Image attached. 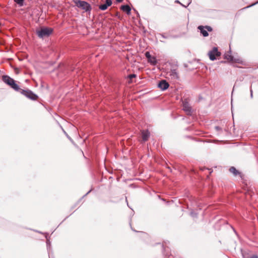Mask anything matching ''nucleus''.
I'll use <instances>...</instances> for the list:
<instances>
[{
	"label": "nucleus",
	"instance_id": "f257e3e1",
	"mask_svg": "<svg viewBox=\"0 0 258 258\" xmlns=\"http://www.w3.org/2000/svg\"><path fill=\"white\" fill-rule=\"evenodd\" d=\"M3 81L10 86L12 88L16 91H19L20 88L19 86L16 83L15 81L10 77L7 75H4L2 77Z\"/></svg>",
	"mask_w": 258,
	"mask_h": 258
},
{
	"label": "nucleus",
	"instance_id": "f03ea898",
	"mask_svg": "<svg viewBox=\"0 0 258 258\" xmlns=\"http://www.w3.org/2000/svg\"><path fill=\"white\" fill-rule=\"evenodd\" d=\"M53 32V29L51 28L43 27H41L39 30H36L37 36L40 38H43L48 37Z\"/></svg>",
	"mask_w": 258,
	"mask_h": 258
},
{
	"label": "nucleus",
	"instance_id": "7ed1b4c3",
	"mask_svg": "<svg viewBox=\"0 0 258 258\" xmlns=\"http://www.w3.org/2000/svg\"><path fill=\"white\" fill-rule=\"evenodd\" d=\"M74 3L77 7L84 10L85 12H90L92 10L90 5L85 1L76 0Z\"/></svg>",
	"mask_w": 258,
	"mask_h": 258
},
{
	"label": "nucleus",
	"instance_id": "20e7f679",
	"mask_svg": "<svg viewBox=\"0 0 258 258\" xmlns=\"http://www.w3.org/2000/svg\"><path fill=\"white\" fill-rule=\"evenodd\" d=\"M21 94L25 95L28 98H30L32 100H36L38 98V96L34 94L31 91L27 90H24L22 89H20L19 91Z\"/></svg>",
	"mask_w": 258,
	"mask_h": 258
},
{
	"label": "nucleus",
	"instance_id": "39448f33",
	"mask_svg": "<svg viewBox=\"0 0 258 258\" xmlns=\"http://www.w3.org/2000/svg\"><path fill=\"white\" fill-rule=\"evenodd\" d=\"M198 29L200 31L201 33L204 37H207L209 35L208 31L211 32L212 28L210 26H206L205 27L203 26H199Z\"/></svg>",
	"mask_w": 258,
	"mask_h": 258
},
{
	"label": "nucleus",
	"instance_id": "423d86ee",
	"mask_svg": "<svg viewBox=\"0 0 258 258\" xmlns=\"http://www.w3.org/2000/svg\"><path fill=\"white\" fill-rule=\"evenodd\" d=\"M208 55L211 60H214L216 59V56L220 55V52L218 51L217 48L214 47L212 50L209 52Z\"/></svg>",
	"mask_w": 258,
	"mask_h": 258
},
{
	"label": "nucleus",
	"instance_id": "0eeeda50",
	"mask_svg": "<svg viewBox=\"0 0 258 258\" xmlns=\"http://www.w3.org/2000/svg\"><path fill=\"white\" fill-rule=\"evenodd\" d=\"M183 104V109L186 112L187 114L189 115L191 113V108L188 102H187L186 99H184L182 101Z\"/></svg>",
	"mask_w": 258,
	"mask_h": 258
},
{
	"label": "nucleus",
	"instance_id": "6e6552de",
	"mask_svg": "<svg viewBox=\"0 0 258 258\" xmlns=\"http://www.w3.org/2000/svg\"><path fill=\"white\" fill-rule=\"evenodd\" d=\"M145 56L148 59V61L151 64L155 66L157 63V60L155 57L152 56L150 53L149 51H147L145 53Z\"/></svg>",
	"mask_w": 258,
	"mask_h": 258
},
{
	"label": "nucleus",
	"instance_id": "1a4fd4ad",
	"mask_svg": "<svg viewBox=\"0 0 258 258\" xmlns=\"http://www.w3.org/2000/svg\"><path fill=\"white\" fill-rule=\"evenodd\" d=\"M169 84L165 80L161 81L158 84V86L162 90H165L169 87Z\"/></svg>",
	"mask_w": 258,
	"mask_h": 258
},
{
	"label": "nucleus",
	"instance_id": "9d476101",
	"mask_svg": "<svg viewBox=\"0 0 258 258\" xmlns=\"http://www.w3.org/2000/svg\"><path fill=\"white\" fill-rule=\"evenodd\" d=\"M112 4V0H106L105 3L102 5H100L99 6V8L101 10L104 11L106 10L109 6H110Z\"/></svg>",
	"mask_w": 258,
	"mask_h": 258
},
{
	"label": "nucleus",
	"instance_id": "9b49d317",
	"mask_svg": "<svg viewBox=\"0 0 258 258\" xmlns=\"http://www.w3.org/2000/svg\"><path fill=\"white\" fill-rule=\"evenodd\" d=\"M225 58L227 59L230 62H236L239 63L241 62L240 59L234 58V57L233 56H232L231 55L229 54H226L225 55Z\"/></svg>",
	"mask_w": 258,
	"mask_h": 258
},
{
	"label": "nucleus",
	"instance_id": "f8f14e48",
	"mask_svg": "<svg viewBox=\"0 0 258 258\" xmlns=\"http://www.w3.org/2000/svg\"><path fill=\"white\" fill-rule=\"evenodd\" d=\"M150 136V133L148 130L143 131L142 132V137L143 141H147Z\"/></svg>",
	"mask_w": 258,
	"mask_h": 258
},
{
	"label": "nucleus",
	"instance_id": "ddd939ff",
	"mask_svg": "<svg viewBox=\"0 0 258 258\" xmlns=\"http://www.w3.org/2000/svg\"><path fill=\"white\" fill-rule=\"evenodd\" d=\"M121 9L124 12H125L127 14H130L131 13V9L128 5H123L121 7Z\"/></svg>",
	"mask_w": 258,
	"mask_h": 258
},
{
	"label": "nucleus",
	"instance_id": "4468645a",
	"mask_svg": "<svg viewBox=\"0 0 258 258\" xmlns=\"http://www.w3.org/2000/svg\"><path fill=\"white\" fill-rule=\"evenodd\" d=\"M170 76L173 79H177L178 78V75L175 70L171 71Z\"/></svg>",
	"mask_w": 258,
	"mask_h": 258
},
{
	"label": "nucleus",
	"instance_id": "2eb2a0df",
	"mask_svg": "<svg viewBox=\"0 0 258 258\" xmlns=\"http://www.w3.org/2000/svg\"><path fill=\"white\" fill-rule=\"evenodd\" d=\"M229 171H230V172L232 173L235 175H236L238 173V171L234 167H230V168L229 169Z\"/></svg>",
	"mask_w": 258,
	"mask_h": 258
},
{
	"label": "nucleus",
	"instance_id": "dca6fc26",
	"mask_svg": "<svg viewBox=\"0 0 258 258\" xmlns=\"http://www.w3.org/2000/svg\"><path fill=\"white\" fill-rule=\"evenodd\" d=\"M14 2L21 7L23 6L24 0H14Z\"/></svg>",
	"mask_w": 258,
	"mask_h": 258
},
{
	"label": "nucleus",
	"instance_id": "f3484780",
	"mask_svg": "<svg viewBox=\"0 0 258 258\" xmlns=\"http://www.w3.org/2000/svg\"><path fill=\"white\" fill-rule=\"evenodd\" d=\"M136 75H135V74H131V75H129V76H128V77H129V78H130V79H132L133 78L136 77Z\"/></svg>",
	"mask_w": 258,
	"mask_h": 258
},
{
	"label": "nucleus",
	"instance_id": "a211bd4d",
	"mask_svg": "<svg viewBox=\"0 0 258 258\" xmlns=\"http://www.w3.org/2000/svg\"><path fill=\"white\" fill-rule=\"evenodd\" d=\"M215 128L217 131H219L221 130V128L218 126H215Z\"/></svg>",
	"mask_w": 258,
	"mask_h": 258
},
{
	"label": "nucleus",
	"instance_id": "6ab92c4d",
	"mask_svg": "<svg viewBox=\"0 0 258 258\" xmlns=\"http://www.w3.org/2000/svg\"><path fill=\"white\" fill-rule=\"evenodd\" d=\"M249 258H258V256L256 255H252L251 256H250Z\"/></svg>",
	"mask_w": 258,
	"mask_h": 258
},
{
	"label": "nucleus",
	"instance_id": "aec40b11",
	"mask_svg": "<svg viewBox=\"0 0 258 258\" xmlns=\"http://www.w3.org/2000/svg\"><path fill=\"white\" fill-rule=\"evenodd\" d=\"M250 97H251V98H252V97H253L252 90L251 89H250Z\"/></svg>",
	"mask_w": 258,
	"mask_h": 258
},
{
	"label": "nucleus",
	"instance_id": "412c9836",
	"mask_svg": "<svg viewBox=\"0 0 258 258\" xmlns=\"http://www.w3.org/2000/svg\"><path fill=\"white\" fill-rule=\"evenodd\" d=\"M160 35H161V36L162 37H163V38H167V36H164V35H163V34H161Z\"/></svg>",
	"mask_w": 258,
	"mask_h": 258
},
{
	"label": "nucleus",
	"instance_id": "4be33fe9",
	"mask_svg": "<svg viewBox=\"0 0 258 258\" xmlns=\"http://www.w3.org/2000/svg\"><path fill=\"white\" fill-rule=\"evenodd\" d=\"M118 3H121L123 0H116Z\"/></svg>",
	"mask_w": 258,
	"mask_h": 258
},
{
	"label": "nucleus",
	"instance_id": "5701e85b",
	"mask_svg": "<svg viewBox=\"0 0 258 258\" xmlns=\"http://www.w3.org/2000/svg\"><path fill=\"white\" fill-rule=\"evenodd\" d=\"M231 105H232L231 110H232V100H231Z\"/></svg>",
	"mask_w": 258,
	"mask_h": 258
},
{
	"label": "nucleus",
	"instance_id": "b1692460",
	"mask_svg": "<svg viewBox=\"0 0 258 258\" xmlns=\"http://www.w3.org/2000/svg\"><path fill=\"white\" fill-rule=\"evenodd\" d=\"M175 3H179V2L178 0L176 1H175Z\"/></svg>",
	"mask_w": 258,
	"mask_h": 258
},
{
	"label": "nucleus",
	"instance_id": "393cba45",
	"mask_svg": "<svg viewBox=\"0 0 258 258\" xmlns=\"http://www.w3.org/2000/svg\"><path fill=\"white\" fill-rule=\"evenodd\" d=\"M90 191L91 190L88 191V192L86 194V195L88 194L90 192Z\"/></svg>",
	"mask_w": 258,
	"mask_h": 258
},
{
	"label": "nucleus",
	"instance_id": "a878e982",
	"mask_svg": "<svg viewBox=\"0 0 258 258\" xmlns=\"http://www.w3.org/2000/svg\"><path fill=\"white\" fill-rule=\"evenodd\" d=\"M257 3H258V2H257ZM255 4H256V3Z\"/></svg>",
	"mask_w": 258,
	"mask_h": 258
}]
</instances>
